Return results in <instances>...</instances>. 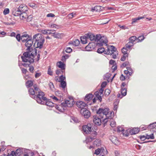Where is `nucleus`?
Here are the masks:
<instances>
[{
  "instance_id": "f257e3e1",
  "label": "nucleus",
  "mask_w": 156,
  "mask_h": 156,
  "mask_svg": "<svg viewBox=\"0 0 156 156\" xmlns=\"http://www.w3.org/2000/svg\"><path fill=\"white\" fill-rule=\"evenodd\" d=\"M109 109L108 108L105 109L100 108L97 112L98 116L94 115L93 116V121L96 125L100 126L101 124L102 120L105 123L108 121Z\"/></svg>"
},
{
  "instance_id": "f03ea898",
  "label": "nucleus",
  "mask_w": 156,
  "mask_h": 156,
  "mask_svg": "<svg viewBox=\"0 0 156 156\" xmlns=\"http://www.w3.org/2000/svg\"><path fill=\"white\" fill-rule=\"evenodd\" d=\"M36 56L38 61L40 55L39 54H37L36 50H33L32 52L30 51L25 52L23 53V56H21V58L23 61L26 63H22V65L25 67L29 66L31 63L34 62V58Z\"/></svg>"
},
{
  "instance_id": "7ed1b4c3",
  "label": "nucleus",
  "mask_w": 156,
  "mask_h": 156,
  "mask_svg": "<svg viewBox=\"0 0 156 156\" xmlns=\"http://www.w3.org/2000/svg\"><path fill=\"white\" fill-rule=\"evenodd\" d=\"M96 40L98 42L97 45L98 46H102L103 44H106L108 42V40L106 37L104 36L101 37L100 34L97 35Z\"/></svg>"
},
{
  "instance_id": "20e7f679",
  "label": "nucleus",
  "mask_w": 156,
  "mask_h": 156,
  "mask_svg": "<svg viewBox=\"0 0 156 156\" xmlns=\"http://www.w3.org/2000/svg\"><path fill=\"white\" fill-rule=\"evenodd\" d=\"M44 92H38L36 98V101L39 104L44 105L45 101H47V98L44 96Z\"/></svg>"
},
{
  "instance_id": "39448f33",
  "label": "nucleus",
  "mask_w": 156,
  "mask_h": 156,
  "mask_svg": "<svg viewBox=\"0 0 156 156\" xmlns=\"http://www.w3.org/2000/svg\"><path fill=\"white\" fill-rule=\"evenodd\" d=\"M74 104V100L73 98H69L63 102L62 104L64 106L71 107L73 106Z\"/></svg>"
},
{
  "instance_id": "423d86ee",
  "label": "nucleus",
  "mask_w": 156,
  "mask_h": 156,
  "mask_svg": "<svg viewBox=\"0 0 156 156\" xmlns=\"http://www.w3.org/2000/svg\"><path fill=\"white\" fill-rule=\"evenodd\" d=\"M83 131L84 133L89 134L92 131L91 126L90 124H87L83 126L82 128Z\"/></svg>"
},
{
  "instance_id": "0eeeda50",
  "label": "nucleus",
  "mask_w": 156,
  "mask_h": 156,
  "mask_svg": "<svg viewBox=\"0 0 156 156\" xmlns=\"http://www.w3.org/2000/svg\"><path fill=\"white\" fill-rule=\"evenodd\" d=\"M33 39L35 41V42L39 41L41 40L44 41V37H43L42 35L40 33L34 35Z\"/></svg>"
},
{
  "instance_id": "6e6552de",
  "label": "nucleus",
  "mask_w": 156,
  "mask_h": 156,
  "mask_svg": "<svg viewBox=\"0 0 156 156\" xmlns=\"http://www.w3.org/2000/svg\"><path fill=\"white\" fill-rule=\"evenodd\" d=\"M116 48L113 46H108L107 49L105 51V54L107 55L112 54V53L116 51Z\"/></svg>"
},
{
  "instance_id": "1a4fd4ad",
  "label": "nucleus",
  "mask_w": 156,
  "mask_h": 156,
  "mask_svg": "<svg viewBox=\"0 0 156 156\" xmlns=\"http://www.w3.org/2000/svg\"><path fill=\"white\" fill-rule=\"evenodd\" d=\"M56 66L61 69L62 73H65L66 65L63 62L59 61L57 62Z\"/></svg>"
},
{
  "instance_id": "9d476101",
  "label": "nucleus",
  "mask_w": 156,
  "mask_h": 156,
  "mask_svg": "<svg viewBox=\"0 0 156 156\" xmlns=\"http://www.w3.org/2000/svg\"><path fill=\"white\" fill-rule=\"evenodd\" d=\"M44 41L41 40L39 41L35 42L34 45V47L35 48H41Z\"/></svg>"
},
{
  "instance_id": "9b49d317",
  "label": "nucleus",
  "mask_w": 156,
  "mask_h": 156,
  "mask_svg": "<svg viewBox=\"0 0 156 156\" xmlns=\"http://www.w3.org/2000/svg\"><path fill=\"white\" fill-rule=\"evenodd\" d=\"M82 115L86 118L89 117L90 115V111L86 109H84L81 111Z\"/></svg>"
},
{
  "instance_id": "f8f14e48",
  "label": "nucleus",
  "mask_w": 156,
  "mask_h": 156,
  "mask_svg": "<svg viewBox=\"0 0 156 156\" xmlns=\"http://www.w3.org/2000/svg\"><path fill=\"white\" fill-rule=\"evenodd\" d=\"M25 42V45L27 48V49L30 50V48L32 46L33 44L32 40L30 38H29Z\"/></svg>"
},
{
  "instance_id": "ddd939ff",
  "label": "nucleus",
  "mask_w": 156,
  "mask_h": 156,
  "mask_svg": "<svg viewBox=\"0 0 156 156\" xmlns=\"http://www.w3.org/2000/svg\"><path fill=\"white\" fill-rule=\"evenodd\" d=\"M18 9L21 12H24L28 10V8L25 5L21 4L19 7Z\"/></svg>"
},
{
  "instance_id": "4468645a",
  "label": "nucleus",
  "mask_w": 156,
  "mask_h": 156,
  "mask_svg": "<svg viewBox=\"0 0 156 156\" xmlns=\"http://www.w3.org/2000/svg\"><path fill=\"white\" fill-rule=\"evenodd\" d=\"M77 107L81 109H84L86 105L85 103L82 101H78L76 103Z\"/></svg>"
},
{
  "instance_id": "2eb2a0df",
  "label": "nucleus",
  "mask_w": 156,
  "mask_h": 156,
  "mask_svg": "<svg viewBox=\"0 0 156 156\" xmlns=\"http://www.w3.org/2000/svg\"><path fill=\"white\" fill-rule=\"evenodd\" d=\"M86 34V36L87 37L88 40L90 39V41H92L95 40L96 41V37L90 33H88Z\"/></svg>"
},
{
  "instance_id": "dca6fc26",
  "label": "nucleus",
  "mask_w": 156,
  "mask_h": 156,
  "mask_svg": "<svg viewBox=\"0 0 156 156\" xmlns=\"http://www.w3.org/2000/svg\"><path fill=\"white\" fill-rule=\"evenodd\" d=\"M121 89V93L122 96L120 94H118L117 95L118 98H122L123 96H126L127 93L126 88H122Z\"/></svg>"
},
{
  "instance_id": "f3484780",
  "label": "nucleus",
  "mask_w": 156,
  "mask_h": 156,
  "mask_svg": "<svg viewBox=\"0 0 156 156\" xmlns=\"http://www.w3.org/2000/svg\"><path fill=\"white\" fill-rule=\"evenodd\" d=\"M94 136L93 137L89 136L87 137L85 140L87 143L91 142L94 139L96 138V136L97 135V133L95 132L94 133Z\"/></svg>"
},
{
  "instance_id": "a211bd4d",
  "label": "nucleus",
  "mask_w": 156,
  "mask_h": 156,
  "mask_svg": "<svg viewBox=\"0 0 156 156\" xmlns=\"http://www.w3.org/2000/svg\"><path fill=\"white\" fill-rule=\"evenodd\" d=\"M29 38H30L29 35L27 34H24L21 36V40L23 42H25Z\"/></svg>"
},
{
  "instance_id": "6ab92c4d",
  "label": "nucleus",
  "mask_w": 156,
  "mask_h": 156,
  "mask_svg": "<svg viewBox=\"0 0 156 156\" xmlns=\"http://www.w3.org/2000/svg\"><path fill=\"white\" fill-rule=\"evenodd\" d=\"M101 6L98 5H97L94 7H92L91 9V11L92 12L94 11L99 12L102 10Z\"/></svg>"
},
{
  "instance_id": "aec40b11",
  "label": "nucleus",
  "mask_w": 156,
  "mask_h": 156,
  "mask_svg": "<svg viewBox=\"0 0 156 156\" xmlns=\"http://www.w3.org/2000/svg\"><path fill=\"white\" fill-rule=\"evenodd\" d=\"M20 16L21 20L25 21L27 17V14L26 12H22L21 13Z\"/></svg>"
},
{
  "instance_id": "412c9836",
  "label": "nucleus",
  "mask_w": 156,
  "mask_h": 156,
  "mask_svg": "<svg viewBox=\"0 0 156 156\" xmlns=\"http://www.w3.org/2000/svg\"><path fill=\"white\" fill-rule=\"evenodd\" d=\"M81 41L83 44H86L87 42L88 39L86 36V34L80 37Z\"/></svg>"
},
{
  "instance_id": "4be33fe9",
  "label": "nucleus",
  "mask_w": 156,
  "mask_h": 156,
  "mask_svg": "<svg viewBox=\"0 0 156 156\" xmlns=\"http://www.w3.org/2000/svg\"><path fill=\"white\" fill-rule=\"evenodd\" d=\"M12 13L14 16H18L19 15L20 16L21 12L19 11L18 9L17 10H16L15 9L13 8V9L12 10Z\"/></svg>"
},
{
  "instance_id": "5701e85b",
  "label": "nucleus",
  "mask_w": 156,
  "mask_h": 156,
  "mask_svg": "<svg viewBox=\"0 0 156 156\" xmlns=\"http://www.w3.org/2000/svg\"><path fill=\"white\" fill-rule=\"evenodd\" d=\"M139 131V128H134L130 130V133L131 134H135L138 133Z\"/></svg>"
},
{
  "instance_id": "b1692460",
  "label": "nucleus",
  "mask_w": 156,
  "mask_h": 156,
  "mask_svg": "<svg viewBox=\"0 0 156 156\" xmlns=\"http://www.w3.org/2000/svg\"><path fill=\"white\" fill-rule=\"evenodd\" d=\"M93 97L92 94H89L86 96L84 100L86 101H90L93 99Z\"/></svg>"
},
{
  "instance_id": "393cba45",
  "label": "nucleus",
  "mask_w": 156,
  "mask_h": 156,
  "mask_svg": "<svg viewBox=\"0 0 156 156\" xmlns=\"http://www.w3.org/2000/svg\"><path fill=\"white\" fill-rule=\"evenodd\" d=\"M135 43H133L132 42H129L125 45V47L129 49V50H131L133 46Z\"/></svg>"
},
{
  "instance_id": "a878e982",
  "label": "nucleus",
  "mask_w": 156,
  "mask_h": 156,
  "mask_svg": "<svg viewBox=\"0 0 156 156\" xmlns=\"http://www.w3.org/2000/svg\"><path fill=\"white\" fill-rule=\"evenodd\" d=\"M101 140L98 139L96 140L94 142L93 145L94 147H98L101 145Z\"/></svg>"
},
{
  "instance_id": "bb28decb",
  "label": "nucleus",
  "mask_w": 156,
  "mask_h": 156,
  "mask_svg": "<svg viewBox=\"0 0 156 156\" xmlns=\"http://www.w3.org/2000/svg\"><path fill=\"white\" fill-rule=\"evenodd\" d=\"M45 103L46 105L49 107H53L54 105V104L52 102L49 101H45Z\"/></svg>"
},
{
  "instance_id": "cd10ccee",
  "label": "nucleus",
  "mask_w": 156,
  "mask_h": 156,
  "mask_svg": "<svg viewBox=\"0 0 156 156\" xmlns=\"http://www.w3.org/2000/svg\"><path fill=\"white\" fill-rule=\"evenodd\" d=\"M26 86L28 87H32L33 84V81L32 80H28L26 82Z\"/></svg>"
},
{
  "instance_id": "c85d7f7f",
  "label": "nucleus",
  "mask_w": 156,
  "mask_h": 156,
  "mask_svg": "<svg viewBox=\"0 0 156 156\" xmlns=\"http://www.w3.org/2000/svg\"><path fill=\"white\" fill-rule=\"evenodd\" d=\"M129 42H132L133 43H134L135 41H137V38L135 36H133L130 37L129 39Z\"/></svg>"
},
{
  "instance_id": "c756f323",
  "label": "nucleus",
  "mask_w": 156,
  "mask_h": 156,
  "mask_svg": "<svg viewBox=\"0 0 156 156\" xmlns=\"http://www.w3.org/2000/svg\"><path fill=\"white\" fill-rule=\"evenodd\" d=\"M156 126V122L150 124L148 126V128L149 129H153L155 128Z\"/></svg>"
},
{
  "instance_id": "7c9ffc66",
  "label": "nucleus",
  "mask_w": 156,
  "mask_h": 156,
  "mask_svg": "<svg viewBox=\"0 0 156 156\" xmlns=\"http://www.w3.org/2000/svg\"><path fill=\"white\" fill-rule=\"evenodd\" d=\"M105 51H106V50H105L104 48L101 47L97 50V52L99 53H101L102 52H104L105 53Z\"/></svg>"
},
{
  "instance_id": "2f4dec72",
  "label": "nucleus",
  "mask_w": 156,
  "mask_h": 156,
  "mask_svg": "<svg viewBox=\"0 0 156 156\" xmlns=\"http://www.w3.org/2000/svg\"><path fill=\"white\" fill-rule=\"evenodd\" d=\"M144 18L143 17H140L137 18H136L134 19H132V24H133L134 23H135L137 21L139 20L140 19H143Z\"/></svg>"
},
{
  "instance_id": "473e14b6",
  "label": "nucleus",
  "mask_w": 156,
  "mask_h": 156,
  "mask_svg": "<svg viewBox=\"0 0 156 156\" xmlns=\"http://www.w3.org/2000/svg\"><path fill=\"white\" fill-rule=\"evenodd\" d=\"M80 43V41L78 39H76L75 40L73 41L72 44L75 46H78Z\"/></svg>"
},
{
  "instance_id": "72a5a7b5",
  "label": "nucleus",
  "mask_w": 156,
  "mask_h": 156,
  "mask_svg": "<svg viewBox=\"0 0 156 156\" xmlns=\"http://www.w3.org/2000/svg\"><path fill=\"white\" fill-rule=\"evenodd\" d=\"M110 139L111 140L112 142L115 144H116V143L117 141V140L116 139V137L114 136H112L111 137Z\"/></svg>"
},
{
  "instance_id": "f704fd0d",
  "label": "nucleus",
  "mask_w": 156,
  "mask_h": 156,
  "mask_svg": "<svg viewBox=\"0 0 156 156\" xmlns=\"http://www.w3.org/2000/svg\"><path fill=\"white\" fill-rule=\"evenodd\" d=\"M55 108L60 112H62L63 108L62 106L60 105H56L55 106Z\"/></svg>"
},
{
  "instance_id": "c9c22d12",
  "label": "nucleus",
  "mask_w": 156,
  "mask_h": 156,
  "mask_svg": "<svg viewBox=\"0 0 156 156\" xmlns=\"http://www.w3.org/2000/svg\"><path fill=\"white\" fill-rule=\"evenodd\" d=\"M54 37L58 38H61V34L59 33H55H55L53 35Z\"/></svg>"
},
{
  "instance_id": "e433bc0d",
  "label": "nucleus",
  "mask_w": 156,
  "mask_h": 156,
  "mask_svg": "<svg viewBox=\"0 0 156 156\" xmlns=\"http://www.w3.org/2000/svg\"><path fill=\"white\" fill-rule=\"evenodd\" d=\"M129 50V49L127 48L125 46L122 48V52L123 54H128L127 51Z\"/></svg>"
},
{
  "instance_id": "4c0bfd02",
  "label": "nucleus",
  "mask_w": 156,
  "mask_h": 156,
  "mask_svg": "<svg viewBox=\"0 0 156 156\" xmlns=\"http://www.w3.org/2000/svg\"><path fill=\"white\" fill-rule=\"evenodd\" d=\"M103 91L104 89L101 88L100 90H99V91H97L95 92L96 95H97L98 94L102 95V94Z\"/></svg>"
},
{
  "instance_id": "58836bf2",
  "label": "nucleus",
  "mask_w": 156,
  "mask_h": 156,
  "mask_svg": "<svg viewBox=\"0 0 156 156\" xmlns=\"http://www.w3.org/2000/svg\"><path fill=\"white\" fill-rule=\"evenodd\" d=\"M69 57V55H66L62 56V60L63 62H65L66 59H68Z\"/></svg>"
},
{
  "instance_id": "ea45409f",
  "label": "nucleus",
  "mask_w": 156,
  "mask_h": 156,
  "mask_svg": "<svg viewBox=\"0 0 156 156\" xmlns=\"http://www.w3.org/2000/svg\"><path fill=\"white\" fill-rule=\"evenodd\" d=\"M29 94L32 95H34L35 93L34 90L32 88H30L29 90Z\"/></svg>"
},
{
  "instance_id": "a19ab883",
  "label": "nucleus",
  "mask_w": 156,
  "mask_h": 156,
  "mask_svg": "<svg viewBox=\"0 0 156 156\" xmlns=\"http://www.w3.org/2000/svg\"><path fill=\"white\" fill-rule=\"evenodd\" d=\"M116 122L115 121L112 120L110 121V125L112 127H115L116 126Z\"/></svg>"
},
{
  "instance_id": "79ce46f5",
  "label": "nucleus",
  "mask_w": 156,
  "mask_h": 156,
  "mask_svg": "<svg viewBox=\"0 0 156 156\" xmlns=\"http://www.w3.org/2000/svg\"><path fill=\"white\" fill-rule=\"evenodd\" d=\"M60 82H61V87L63 88H65L66 85V82L65 81H61Z\"/></svg>"
},
{
  "instance_id": "37998d69",
  "label": "nucleus",
  "mask_w": 156,
  "mask_h": 156,
  "mask_svg": "<svg viewBox=\"0 0 156 156\" xmlns=\"http://www.w3.org/2000/svg\"><path fill=\"white\" fill-rule=\"evenodd\" d=\"M111 55H112V58L114 59H115L116 57V56L118 55V54L117 51H116L113 53H112V54Z\"/></svg>"
},
{
  "instance_id": "c03bdc74",
  "label": "nucleus",
  "mask_w": 156,
  "mask_h": 156,
  "mask_svg": "<svg viewBox=\"0 0 156 156\" xmlns=\"http://www.w3.org/2000/svg\"><path fill=\"white\" fill-rule=\"evenodd\" d=\"M16 153L17 155L20 156L22 154L23 152L20 149H17L16 151Z\"/></svg>"
},
{
  "instance_id": "a18cd8bd",
  "label": "nucleus",
  "mask_w": 156,
  "mask_h": 156,
  "mask_svg": "<svg viewBox=\"0 0 156 156\" xmlns=\"http://www.w3.org/2000/svg\"><path fill=\"white\" fill-rule=\"evenodd\" d=\"M128 56V54H123L122 57L121 58V60L122 61H124L126 58Z\"/></svg>"
},
{
  "instance_id": "49530a36",
  "label": "nucleus",
  "mask_w": 156,
  "mask_h": 156,
  "mask_svg": "<svg viewBox=\"0 0 156 156\" xmlns=\"http://www.w3.org/2000/svg\"><path fill=\"white\" fill-rule=\"evenodd\" d=\"M32 16L30 15L28 16V15L27 14V17L26 21H27V22H30L32 20Z\"/></svg>"
},
{
  "instance_id": "de8ad7c7",
  "label": "nucleus",
  "mask_w": 156,
  "mask_h": 156,
  "mask_svg": "<svg viewBox=\"0 0 156 156\" xmlns=\"http://www.w3.org/2000/svg\"><path fill=\"white\" fill-rule=\"evenodd\" d=\"M146 138H147V139H154V136L153 133H152L149 135L146 134Z\"/></svg>"
},
{
  "instance_id": "09e8293b",
  "label": "nucleus",
  "mask_w": 156,
  "mask_h": 156,
  "mask_svg": "<svg viewBox=\"0 0 156 156\" xmlns=\"http://www.w3.org/2000/svg\"><path fill=\"white\" fill-rule=\"evenodd\" d=\"M144 36H141L138 37L137 38V42H141L144 39Z\"/></svg>"
},
{
  "instance_id": "8fccbe9b",
  "label": "nucleus",
  "mask_w": 156,
  "mask_h": 156,
  "mask_svg": "<svg viewBox=\"0 0 156 156\" xmlns=\"http://www.w3.org/2000/svg\"><path fill=\"white\" fill-rule=\"evenodd\" d=\"M126 69H127V70L129 72V75L131 76L133 73V72L132 70V68L130 67L129 66H128L126 67Z\"/></svg>"
},
{
  "instance_id": "3c124183",
  "label": "nucleus",
  "mask_w": 156,
  "mask_h": 156,
  "mask_svg": "<svg viewBox=\"0 0 156 156\" xmlns=\"http://www.w3.org/2000/svg\"><path fill=\"white\" fill-rule=\"evenodd\" d=\"M9 10L8 8H6L5 9L3 12V14L4 15H6L9 13Z\"/></svg>"
},
{
  "instance_id": "603ef678",
  "label": "nucleus",
  "mask_w": 156,
  "mask_h": 156,
  "mask_svg": "<svg viewBox=\"0 0 156 156\" xmlns=\"http://www.w3.org/2000/svg\"><path fill=\"white\" fill-rule=\"evenodd\" d=\"M51 97L52 98V99L54 100L55 101H60L61 100V98L59 99V98H58L57 97L54 96H51Z\"/></svg>"
},
{
  "instance_id": "864d4df0",
  "label": "nucleus",
  "mask_w": 156,
  "mask_h": 156,
  "mask_svg": "<svg viewBox=\"0 0 156 156\" xmlns=\"http://www.w3.org/2000/svg\"><path fill=\"white\" fill-rule=\"evenodd\" d=\"M72 49L70 47H67L66 48L65 50V51L67 53H70L72 52Z\"/></svg>"
},
{
  "instance_id": "5fc2aeb1",
  "label": "nucleus",
  "mask_w": 156,
  "mask_h": 156,
  "mask_svg": "<svg viewBox=\"0 0 156 156\" xmlns=\"http://www.w3.org/2000/svg\"><path fill=\"white\" fill-rule=\"evenodd\" d=\"M49 86L51 89L52 90H54V85L52 82H50L49 84Z\"/></svg>"
},
{
  "instance_id": "6e6d98bb",
  "label": "nucleus",
  "mask_w": 156,
  "mask_h": 156,
  "mask_svg": "<svg viewBox=\"0 0 156 156\" xmlns=\"http://www.w3.org/2000/svg\"><path fill=\"white\" fill-rule=\"evenodd\" d=\"M55 33V30H47V34H53Z\"/></svg>"
},
{
  "instance_id": "4d7b16f0",
  "label": "nucleus",
  "mask_w": 156,
  "mask_h": 156,
  "mask_svg": "<svg viewBox=\"0 0 156 156\" xmlns=\"http://www.w3.org/2000/svg\"><path fill=\"white\" fill-rule=\"evenodd\" d=\"M48 73L50 75L52 76L53 75V72L51 71L50 66H49L48 69Z\"/></svg>"
},
{
  "instance_id": "13d9d810",
  "label": "nucleus",
  "mask_w": 156,
  "mask_h": 156,
  "mask_svg": "<svg viewBox=\"0 0 156 156\" xmlns=\"http://www.w3.org/2000/svg\"><path fill=\"white\" fill-rule=\"evenodd\" d=\"M91 43H89L88 45L86 46V49L88 51H91V50L92 48L91 47Z\"/></svg>"
},
{
  "instance_id": "bf43d9fd",
  "label": "nucleus",
  "mask_w": 156,
  "mask_h": 156,
  "mask_svg": "<svg viewBox=\"0 0 156 156\" xmlns=\"http://www.w3.org/2000/svg\"><path fill=\"white\" fill-rule=\"evenodd\" d=\"M110 90L108 89H106L105 91V95L108 96L110 93Z\"/></svg>"
},
{
  "instance_id": "052dcab7",
  "label": "nucleus",
  "mask_w": 156,
  "mask_h": 156,
  "mask_svg": "<svg viewBox=\"0 0 156 156\" xmlns=\"http://www.w3.org/2000/svg\"><path fill=\"white\" fill-rule=\"evenodd\" d=\"M34 91L36 94H37V93L38 94V92H41L40 91V90H39L38 87H37L36 86H35L34 85Z\"/></svg>"
},
{
  "instance_id": "680f3d73",
  "label": "nucleus",
  "mask_w": 156,
  "mask_h": 156,
  "mask_svg": "<svg viewBox=\"0 0 156 156\" xmlns=\"http://www.w3.org/2000/svg\"><path fill=\"white\" fill-rule=\"evenodd\" d=\"M59 80L60 82L61 81H64V80L65 79V77L63 75H62L60 77H59Z\"/></svg>"
},
{
  "instance_id": "e2e57ef3",
  "label": "nucleus",
  "mask_w": 156,
  "mask_h": 156,
  "mask_svg": "<svg viewBox=\"0 0 156 156\" xmlns=\"http://www.w3.org/2000/svg\"><path fill=\"white\" fill-rule=\"evenodd\" d=\"M50 27L52 28H55L58 29L59 27V26L56 25L55 24H51L50 26Z\"/></svg>"
},
{
  "instance_id": "0e129e2a",
  "label": "nucleus",
  "mask_w": 156,
  "mask_h": 156,
  "mask_svg": "<svg viewBox=\"0 0 156 156\" xmlns=\"http://www.w3.org/2000/svg\"><path fill=\"white\" fill-rule=\"evenodd\" d=\"M117 131L119 132H120L121 131L123 132L124 131V129L121 127H117Z\"/></svg>"
},
{
  "instance_id": "69168bd1",
  "label": "nucleus",
  "mask_w": 156,
  "mask_h": 156,
  "mask_svg": "<svg viewBox=\"0 0 156 156\" xmlns=\"http://www.w3.org/2000/svg\"><path fill=\"white\" fill-rule=\"evenodd\" d=\"M6 34V33L4 31H0V37H3Z\"/></svg>"
},
{
  "instance_id": "338daca9",
  "label": "nucleus",
  "mask_w": 156,
  "mask_h": 156,
  "mask_svg": "<svg viewBox=\"0 0 156 156\" xmlns=\"http://www.w3.org/2000/svg\"><path fill=\"white\" fill-rule=\"evenodd\" d=\"M101 151V149H100L98 148L95 151L94 154L97 155H98L100 153Z\"/></svg>"
},
{
  "instance_id": "774afa93",
  "label": "nucleus",
  "mask_w": 156,
  "mask_h": 156,
  "mask_svg": "<svg viewBox=\"0 0 156 156\" xmlns=\"http://www.w3.org/2000/svg\"><path fill=\"white\" fill-rule=\"evenodd\" d=\"M107 82H103L101 85V87L102 88H104L107 85Z\"/></svg>"
}]
</instances>
